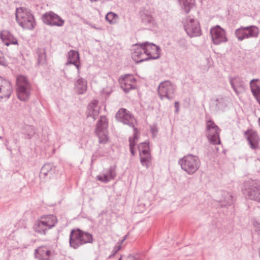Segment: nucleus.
Segmentation results:
<instances>
[{
  "label": "nucleus",
  "instance_id": "603ef678",
  "mask_svg": "<svg viewBox=\"0 0 260 260\" xmlns=\"http://www.w3.org/2000/svg\"><path fill=\"white\" fill-rule=\"evenodd\" d=\"M0 139H2L3 137H0Z\"/></svg>",
  "mask_w": 260,
  "mask_h": 260
},
{
  "label": "nucleus",
  "instance_id": "3c124183",
  "mask_svg": "<svg viewBox=\"0 0 260 260\" xmlns=\"http://www.w3.org/2000/svg\"><path fill=\"white\" fill-rule=\"evenodd\" d=\"M90 1H91V2H96L98 0H90Z\"/></svg>",
  "mask_w": 260,
  "mask_h": 260
},
{
  "label": "nucleus",
  "instance_id": "7ed1b4c3",
  "mask_svg": "<svg viewBox=\"0 0 260 260\" xmlns=\"http://www.w3.org/2000/svg\"><path fill=\"white\" fill-rule=\"evenodd\" d=\"M182 170L188 174L195 173L200 167L201 162L198 156L192 154L184 156L178 161Z\"/></svg>",
  "mask_w": 260,
  "mask_h": 260
},
{
  "label": "nucleus",
  "instance_id": "4468645a",
  "mask_svg": "<svg viewBox=\"0 0 260 260\" xmlns=\"http://www.w3.org/2000/svg\"><path fill=\"white\" fill-rule=\"evenodd\" d=\"M210 34L213 42L214 44L218 45L221 43L227 41L224 30L219 25H217L216 27L211 28Z\"/></svg>",
  "mask_w": 260,
  "mask_h": 260
},
{
  "label": "nucleus",
  "instance_id": "de8ad7c7",
  "mask_svg": "<svg viewBox=\"0 0 260 260\" xmlns=\"http://www.w3.org/2000/svg\"><path fill=\"white\" fill-rule=\"evenodd\" d=\"M127 235H125L124 237L122 240H121V243H122L127 238Z\"/></svg>",
  "mask_w": 260,
  "mask_h": 260
},
{
  "label": "nucleus",
  "instance_id": "c756f323",
  "mask_svg": "<svg viewBox=\"0 0 260 260\" xmlns=\"http://www.w3.org/2000/svg\"><path fill=\"white\" fill-rule=\"evenodd\" d=\"M22 133L26 136V138L30 139L36 134V131L32 125H25L22 128Z\"/></svg>",
  "mask_w": 260,
  "mask_h": 260
},
{
  "label": "nucleus",
  "instance_id": "9d476101",
  "mask_svg": "<svg viewBox=\"0 0 260 260\" xmlns=\"http://www.w3.org/2000/svg\"><path fill=\"white\" fill-rule=\"evenodd\" d=\"M115 117L117 120L124 124L128 125L130 127H132L134 129L136 128L134 125L136 121L135 118L125 109L121 108L119 109L116 113Z\"/></svg>",
  "mask_w": 260,
  "mask_h": 260
},
{
  "label": "nucleus",
  "instance_id": "393cba45",
  "mask_svg": "<svg viewBox=\"0 0 260 260\" xmlns=\"http://www.w3.org/2000/svg\"><path fill=\"white\" fill-rule=\"evenodd\" d=\"M74 89L78 94H83L87 90V81L80 78L75 82Z\"/></svg>",
  "mask_w": 260,
  "mask_h": 260
},
{
  "label": "nucleus",
  "instance_id": "6ab92c4d",
  "mask_svg": "<svg viewBox=\"0 0 260 260\" xmlns=\"http://www.w3.org/2000/svg\"><path fill=\"white\" fill-rule=\"evenodd\" d=\"M116 167L114 166H110L107 173H102L97 176V179L102 182L107 183L113 179L116 176L115 172Z\"/></svg>",
  "mask_w": 260,
  "mask_h": 260
},
{
  "label": "nucleus",
  "instance_id": "09e8293b",
  "mask_svg": "<svg viewBox=\"0 0 260 260\" xmlns=\"http://www.w3.org/2000/svg\"><path fill=\"white\" fill-rule=\"evenodd\" d=\"M8 140H6V143H5V145L6 146H7L8 145Z\"/></svg>",
  "mask_w": 260,
  "mask_h": 260
},
{
  "label": "nucleus",
  "instance_id": "ea45409f",
  "mask_svg": "<svg viewBox=\"0 0 260 260\" xmlns=\"http://www.w3.org/2000/svg\"><path fill=\"white\" fill-rule=\"evenodd\" d=\"M124 260H140L138 256H134L133 255L129 254L124 257Z\"/></svg>",
  "mask_w": 260,
  "mask_h": 260
},
{
  "label": "nucleus",
  "instance_id": "7c9ffc66",
  "mask_svg": "<svg viewBox=\"0 0 260 260\" xmlns=\"http://www.w3.org/2000/svg\"><path fill=\"white\" fill-rule=\"evenodd\" d=\"M108 122L106 117H101L99 120L97 124L96 132H107Z\"/></svg>",
  "mask_w": 260,
  "mask_h": 260
},
{
  "label": "nucleus",
  "instance_id": "8fccbe9b",
  "mask_svg": "<svg viewBox=\"0 0 260 260\" xmlns=\"http://www.w3.org/2000/svg\"><path fill=\"white\" fill-rule=\"evenodd\" d=\"M125 256H121L118 260H121L122 258H124Z\"/></svg>",
  "mask_w": 260,
  "mask_h": 260
},
{
  "label": "nucleus",
  "instance_id": "2f4dec72",
  "mask_svg": "<svg viewBox=\"0 0 260 260\" xmlns=\"http://www.w3.org/2000/svg\"><path fill=\"white\" fill-rule=\"evenodd\" d=\"M181 8L188 13L194 6V0H180Z\"/></svg>",
  "mask_w": 260,
  "mask_h": 260
},
{
  "label": "nucleus",
  "instance_id": "b1692460",
  "mask_svg": "<svg viewBox=\"0 0 260 260\" xmlns=\"http://www.w3.org/2000/svg\"><path fill=\"white\" fill-rule=\"evenodd\" d=\"M55 172V168L53 165L51 164H46L41 168L40 177L41 178L45 179L47 177L49 178Z\"/></svg>",
  "mask_w": 260,
  "mask_h": 260
},
{
  "label": "nucleus",
  "instance_id": "423d86ee",
  "mask_svg": "<svg viewBox=\"0 0 260 260\" xmlns=\"http://www.w3.org/2000/svg\"><path fill=\"white\" fill-rule=\"evenodd\" d=\"M56 222L55 217L49 215L36 221L33 228L36 232L41 235H45L46 232L54 226Z\"/></svg>",
  "mask_w": 260,
  "mask_h": 260
},
{
  "label": "nucleus",
  "instance_id": "49530a36",
  "mask_svg": "<svg viewBox=\"0 0 260 260\" xmlns=\"http://www.w3.org/2000/svg\"><path fill=\"white\" fill-rule=\"evenodd\" d=\"M72 64H74L78 69V73H79V69H80V64L78 63V62H75L74 63H73Z\"/></svg>",
  "mask_w": 260,
  "mask_h": 260
},
{
  "label": "nucleus",
  "instance_id": "a18cd8bd",
  "mask_svg": "<svg viewBox=\"0 0 260 260\" xmlns=\"http://www.w3.org/2000/svg\"><path fill=\"white\" fill-rule=\"evenodd\" d=\"M151 131L153 135H154L157 132V131L155 127H151Z\"/></svg>",
  "mask_w": 260,
  "mask_h": 260
},
{
  "label": "nucleus",
  "instance_id": "a878e982",
  "mask_svg": "<svg viewBox=\"0 0 260 260\" xmlns=\"http://www.w3.org/2000/svg\"><path fill=\"white\" fill-rule=\"evenodd\" d=\"M258 80V79H252L251 80L250 86L253 95L260 105V85L256 83V82Z\"/></svg>",
  "mask_w": 260,
  "mask_h": 260
},
{
  "label": "nucleus",
  "instance_id": "ddd939ff",
  "mask_svg": "<svg viewBox=\"0 0 260 260\" xmlns=\"http://www.w3.org/2000/svg\"><path fill=\"white\" fill-rule=\"evenodd\" d=\"M42 19L44 23L49 25L61 26L64 24V20L52 11L43 14Z\"/></svg>",
  "mask_w": 260,
  "mask_h": 260
},
{
  "label": "nucleus",
  "instance_id": "c9c22d12",
  "mask_svg": "<svg viewBox=\"0 0 260 260\" xmlns=\"http://www.w3.org/2000/svg\"><path fill=\"white\" fill-rule=\"evenodd\" d=\"M105 19L110 24H113L117 23L118 16L116 14L110 12L106 15Z\"/></svg>",
  "mask_w": 260,
  "mask_h": 260
},
{
  "label": "nucleus",
  "instance_id": "f257e3e1",
  "mask_svg": "<svg viewBox=\"0 0 260 260\" xmlns=\"http://www.w3.org/2000/svg\"><path fill=\"white\" fill-rule=\"evenodd\" d=\"M92 242V236L88 232L79 229H74L71 231L69 243L70 246L74 249H77L84 244L91 243Z\"/></svg>",
  "mask_w": 260,
  "mask_h": 260
},
{
  "label": "nucleus",
  "instance_id": "58836bf2",
  "mask_svg": "<svg viewBox=\"0 0 260 260\" xmlns=\"http://www.w3.org/2000/svg\"><path fill=\"white\" fill-rule=\"evenodd\" d=\"M141 19L142 22L145 25L151 24L154 21L153 18L151 15L145 14L141 15Z\"/></svg>",
  "mask_w": 260,
  "mask_h": 260
},
{
  "label": "nucleus",
  "instance_id": "79ce46f5",
  "mask_svg": "<svg viewBox=\"0 0 260 260\" xmlns=\"http://www.w3.org/2000/svg\"><path fill=\"white\" fill-rule=\"evenodd\" d=\"M174 106L175 107V112L177 113L179 110V103L178 102L176 101L174 103Z\"/></svg>",
  "mask_w": 260,
  "mask_h": 260
},
{
  "label": "nucleus",
  "instance_id": "20e7f679",
  "mask_svg": "<svg viewBox=\"0 0 260 260\" xmlns=\"http://www.w3.org/2000/svg\"><path fill=\"white\" fill-rule=\"evenodd\" d=\"M242 190L248 199L260 203V181L252 180L246 181Z\"/></svg>",
  "mask_w": 260,
  "mask_h": 260
},
{
  "label": "nucleus",
  "instance_id": "f704fd0d",
  "mask_svg": "<svg viewBox=\"0 0 260 260\" xmlns=\"http://www.w3.org/2000/svg\"><path fill=\"white\" fill-rule=\"evenodd\" d=\"M38 53V64L43 65L46 62V52L44 49H39L37 51Z\"/></svg>",
  "mask_w": 260,
  "mask_h": 260
},
{
  "label": "nucleus",
  "instance_id": "473e14b6",
  "mask_svg": "<svg viewBox=\"0 0 260 260\" xmlns=\"http://www.w3.org/2000/svg\"><path fill=\"white\" fill-rule=\"evenodd\" d=\"M140 155V161L142 166L148 168L151 162V156L150 153H141Z\"/></svg>",
  "mask_w": 260,
  "mask_h": 260
},
{
  "label": "nucleus",
  "instance_id": "37998d69",
  "mask_svg": "<svg viewBox=\"0 0 260 260\" xmlns=\"http://www.w3.org/2000/svg\"><path fill=\"white\" fill-rule=\"evenodd\" d=\"M121 246L118 245L115 246L113 249V255L115 254L120 249H121Z\"/></svg>",
  "mask_w": 260,
  "mask_h": 260
},
{
  "label": "nucleus",
  "instance_id": "a19ab883",
  "mask_svg": "<svg viewBox=\"0 0 260 260\" xmlns=\"http://www.w3.org/2000/svg\"><path fill=\"white\" fill-rule=\"evenodd\" d=\"M6 63L3 57V53L1 51H0V65L5 66Z\"/></svg>",
  "mask_w": 260,
  "mask_h": 260
},
{
  "label": "nucleus",
  "instance_id": "c03bdc74",
  "mask_svg": "<svg viewBox=\"0 0 260 260\" xmlns=\"http://www.w3.org/2000/svg\"><path fill=\"white\" fill-rule=\"evenodd\" d=\"M255 231L260 234V223L256 222L254 224Z\"/></svg>",
  "mask_w": 260,
  "mask_h": 260
},
{
  "label": "nucleus",
  "instance_id": "4c0bfd02",
  "mask_svg": "<svg viewBox=\"0 0 260 260\" xmlns=\"http://www.w3.org/2000/svg\"><path fill=\"white\" fill-rule=\"evenodd\" d=\"M138 149L139 150L140 154L150 153L149 146L148 143L147 142L141 143L138 146Z\"/></svg>",
  "mask_w": 260,
  "mask_h": 260
},
{
  "label": "nucleus",
  "instance_id": "f3484780",
  "mask_svg": "<svg viewBox=\"0 0 260 260\" xmlns=\"http://www.w3.org/2000/svg\"><path fill=\"white\" fill-rule=\"evenodd\" d=\"M13 88L10 82L0 77V100L8 99L11 95Z\"/></svg>",
  "mask_w": 260,
  "mask_h": 260
},
{
  "label": "nucleus",
  "instance_id": "f03ea898",
  "mask_svg": "<svg viewBox=\"0 0 260 260\" xmlns=\"http://www.w3.org/2000/svg\"><path fill=\"white\" fill-rule=\"evenodd\" d=\"M18 23L23 28L32 29L35 27V20L29 10L22 7L17 8L15 13Z\"/></svg>",
  "mask_w": 260,
  "mask_h": 260
},
{
  "label": "nucleus",
  "instance_id": "a211bd4d",
  "mask_svg": "<svg viewBox=\"0 0 260 260\" xmlns=\"http://www.w3.org/2000/svg\"><path fill=\"white\" fill-rule=\"evenodd\" d=\"M136 81L135 78L132 75H126L120 79V86L125 92H128L130 90L135 88Z\"/></svg>",
  "mask_w": 260,
  "mask_h": 260
},
{
  "label": "nucleus",
  "instance_id": "aec40b11",
  "mask_svg": "<svg viewBox=\"0 0 260 260\" xmlns=\"http://www.w3.org/2000/svg\"><path fill=\"white\" fill-rule=\"evenodd\" d=\"M0 36L3 42L6 46L18 44L17 39L8 30L2 31Z\"/></svg>",
  "mask_w": 260,
  "mask_h": 260
},
{
  "label": "nucleus",
  "instance_id": "39448f33",
  "mask_svg": "<svg viewBox=\"0 0 260 260\" xmlns=\"http://www.w3.org/2000/svg\"><path fill=\"white\" fill-rule=\"evenodd\" d=\"M16 92L18 98L22 101H26L30 95L31 85L27 79L23 76L17 78Z\"/></svg>",
  "mask_w": 260,
  "mask_h": 260
},
{
  "label": "nucleus",
  "instance_id": "4be33fe9",
  "mask_svg": "<svg viewBox=\"0 0 260 260\" xmlns=\"http://www.w3.org/2000/svg\"><path fill=\"white\" fill-rule=\"evenodd\" d=\"M87 117H91L95 120L97 118L100 111L98 101L94 100L90 102L88 106Z\"/></svg>",
  "mask_w": 260,
  "mask_h": 260
},
{
  "label": "nucleus",
  "instance_id": "9b49d317",
  "mask_svg": "<svg viewBox=\"0 0 260 260\" xmlns=\"http://www.w3.org/2000/svg\"><path fill=\"white\" fill-rule=\"evenodd\" d=\"M184 26L187 34L190 37L199 36L201 34V30L199 23L193 19H190L184 23Z\"/></svg>",
  "mask_w": 260,
  "mask_h": 260
},
{
  "label": "nucleus",
  "instance_id": "72a5a7b5",
  "mask_svg": "<svg viewBox=\"0 0 260 260\" xmlns=\"http://www.w3.org/2000/svg\"><path fill=\"white\" fill-rule=\"evenodd\" d=\"M138 130L137 128H134V136L133 138H129V149L131 153L133 155H135V150H134V147L136 144V141L138 140Z\"/></svg>",
  "mask_w": 260,
  "mask_h": 260
},
{
  "label": "nucleus",
  "instance_id": "dca6fc26",
  "mask_svg": "<svg viewBox=\"0 0 260 260\" xmlns=\"http://www.w3.org/2000/svg\"><path fill=\"white\" fill-rule=\"evenodd\" d=\"M148 60L157 59L159 57V48L153 43L146 42L143 43Z\"/></svg>",
  "mask_w": 260,
  "mask_h": 260
},
{
  "label": "nucleus",
  "instance_id": "e433bc0d",
  "mask_svg": "<svg viewBox=\"0 0 260 260\" xmlns=\"http://www.w3.org/2000/svg\"><path fill=\"white\" fill-rule=\"evenodd\" d=\"M99 139L100 143H105L108 141V132H96Z\"/></svg>",
  "mask_w": 260,
  "mask_h": 260
},
{
  "label": "nucleus",
  "instance_id": "2eb2a0df",
  "mask_svg": "<svg viewBox=\"0 0 260 260\" xmlns=\"http://www.w3.org/2000/svg\"><path fill=\"white\" fill-rule=\"evenodd\" d=\"M244 135L246 136V139L251 149L257 150L260 149V138L256 132L248 129L245 132Z\"/></svg>",
  "mask_w": 260,
  "mask_h": 260
},
{
  "label": "nucleus",
  "instance_id": "bb28decb",
  "mask_svg": "<svg viewBox=\"0 0 260 260\" xmlns=\"http://www.w3.org/2000/svg\"><path fill=\"white\" fill-rule=\"evenodd\" d=\"M35 254H38L40 256L39 258L42 260H49L51 251L46 246H40L35 249Z\"/></svg>",
  "mask_w": 260,
  "mask_h": 260
},
{
  "label": "nucleus",
  "instance_id": "412c9836",
  "mask_svg": "<svg viewBox=\"0 0 260 260\" xmlns=\"http://www.w3.org/2000/svg\"><path fill=\"white\" fill-rule=\"evenodd\" d=\"M230 82L237 95L244 90L245 86L244 82L239 77L231 78Z\"/></svg>",
  "mask_w": 260,
  "mask_h": 260
},
{
  "label": "nucleus",
  "instance_id": "f8f14e48",
  "mask_svg": "<svg viewBox=\"0 0 260 260\" xmlns=\"http://www.w3.org/2000/svg\"><path fill=\"white\" fill-rule=\"evenodd\" d=\"M132 57L137 63L148 60L143 43L136 44L134 45Z\"/></svg>",
  "mask_w": 260,
  "mask_h": 260
},
{
  "label": "nucleus",
  "instance_id": "c85d7f7f",
  "mask_svg": "<svg viewBox=\"0 0 260 260\" xmlns=\"http://www.w3.org/2000/svg\"><path fill=\"white\" fill-rule=\"evenodd\" d=\"M79 53L75 50H70L68 52V61L66 63V66L72 64L75 62H78L79 61Z\"/></svg>",
  "mask_w": 260,
  "mask_h": 260
},
{
  "label": "nucleus",
  "instance_id": "6e6552de",
  "mask_svg": "<svg viewBox=\"0 0 260 260\" xmlns=\"http://www.w3.org/2000/svg\"><path fill=\"white\" fill-rule=\"evenodd\" d=\"M176 89V86L170 81L162 82L158 87V95L161 100L166 98L171 100L175 96Z\"/></svg>",
  "mask_w": 260,
  "mask_h": 260
},
{
  "label": "nucleus",
  "instance_id": "1a4fd4ad",
  "mask_svg": "<svg viewBox=\"0 0 260 260\" xmlns=\"http://www.w3.org/2000/svg\"><path fill=\"white\" fill-rule=\"evenodd\" d=\"M220 129L211 120H208L206 124V136L209 141L213 145L220 143L219 138Z\"/></svg>",
  "mask_w": 260,
  "mask_h": 260
},
{
  "label": "nucleus",
  "instance_id": "0eeeda50",
  "mask_svg": "<svg viewBox=\"0 0 260 260\" xmlns=\"http://www.w3.org/2000/svg\"><path fill=\"white\" fill-rule=\"evenodd\" d=\"M259 34L258 27L255 25L241 26L235 31V35L239 41L250 38H256Z\"/></svg>",
  "mask_w": 260,
  "mask_h": 260
},
{
  "label": "nucleus",
  "instance_id": "cd10ccee",
  "mask_svg": "<svg viewBox=\"0 0 260 260\" xmlns=\"http://www.w3.org/2000/svg\"><path fill=\"white\" fill-rule=\"evenodd\" d=\"M219 202L221 206L230 205L233 203V197L231 193L224 191L222 193V198L220 200Z\"/></svg>",
  "mask_w": 260,
  "mask_h": 260
},
{
  "label": "nucleus",
  "instance_id": "5701e85b",
  "mask_svg": "<svg viewBox=\"0 0 260 260\" xmlns=\"http://www.w3.org/2000/svg\"><path fill=\"white\" fill-rule=\"evenodd\" d=\"M227 100L225 98L219 97L212 101V107L214 110L217 112L223 111L227 106Z\"/></svg>",
  "mask_w": 260,
  "mask_h": 260
}]
</instances>
